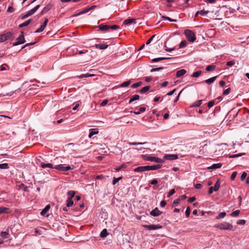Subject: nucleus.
<instances>
[{
  "mask_svg": "<svg viewBox=\"0 0 249 249\" xmlns=\"http://www.w3.org/2000/svg\"><path fill=\"white\" fill-rule=\"evenodd\" d=\"M122 179V177H119L118 178H116L115 177L113 178V180L112 181V184L113 185H115L116 183H117L120 180Z\"/></svg>",
  "mask_w": 249,
  "mask_h": 249,
  "instance_id": "47",
  "label": "nucleus"
},
{
  "mask_svg": "<svg viewBox=\"0 0 249 249\" xmlns=\"http://www.w3.org/2000/svg\"><path fill=\"white\" fill-rule=\"evenodd\" d=\"M89 137L91 138L93 135L98 134V131L95 129H90L89 130Z\"/></svg>",
  "mask_w": 249,
  "mask_h": 249,
  "instance_id": "24",
  "label": "nucleus"
},
{
  "mask_svg": "<svg viewBox=\"0 0 249 249\" xmlns=\"http://www.w3.org/2000/svg\"><path fill=\"white\" fill-rule=\"evenodd\" d=\"M73 201L71 198H68L67 200L66 206L68 207H70L72 206Z\"/></svg>",
  "mask_w": 249,
  "mask_h": 249,
  "instance_id": "29",
  "label": "nucleus"
},
{
  "mask_svg": "<svg viewBox=\"0 0 249 249\" xmlns=\"http://www.w3.org/2000/svg\"><path fill=\"white\" fill-rule=\"evenodd\" d=\"M201 73H202L201 71H197L196 72H194L192 74V77H195V78H197V77H198V76H199L200 75Z\"/></svg>",
  "mask_w": 249,
  "mask_h": 249,
  "instance_id": "34",
  "label": "nucleus"
},
{
  "mask_svg": "<svg viewBox=\"0 0 249 249\" xmlns=\"http://www.w3.org/2000/svg\"><path fill=\"white\" fill-rule=\"evenodd\" d=\"M48 22V19L45 18L43 24L40 26V27L39 29H38L37 30H36L35 31V33H38L42 32L44 30Z\"/></svg>",
  "mask_w": 249,
  "mask_h": 249,
  "instance_id": "10",
  "label": "nucleus"
},
{
  "mask_svg": "<svg viewBox=\"0 0 249 249\" xmlns=\"http://www.w3.org/2000/svg\"><path fill=\"white\" fill-rule=\"evenodd\" d=\"M126 167V165L125 164H122L121 166H119L115 168V170L117 171H119L121 170L122 168H125Z\"/></svg>",
  "mask_w": 249,
  "mask_h": 249,
  "instance_id": "56",
  "label": "nucleus"
},
{
  "mask_svg": "<svg viewBox=\"0 0 249 249\" xmlns=\"http://www.w3.org/2000/svg\"><path fill=\"white\" fill-rule=\"evenodd\" d=\"M67 195L68 196H69L68 198H71L72 199V198L75 195V192L74 191H69L67 193Z\"/></svg>",
  "mask_w": 249,
  "mask_h": 249,
  "instance_id": "38",
  "label": "nucleus"
},
{
  "mask_svg": "<svg viewBox=\"0 0 249 249\" xmlns=\"http://www.w3.org/2000/svg\"><path fill=\"white\" fill-rule=\"evenodd\" d=\"M40 7V5H37L36 7H35L32 9L30 10L28 13L30 15V16L33 15Z\"/></svg>",
  "mask_w": 249,
  "mask_h": 249,
  "instance_id": "25",
  "label": "nucleus"
},
{
  "mask_svg": "<svg viewBox=\"0 0 249 249\" xmlns=\"http://www.w3.org/2000/svg\"><path fill=\"white\" fill-rule=\"evenodd\" d=\"M150 87L149 86H147L143 88H142L140 91L139 92L141 93H144L147 92L149 89Z\"/></svg>",
  "mask_w": 249,
  "mask_h": 249,
  "instance_id": "30",
  "label": "nucleus"
},
{
  "mask_svg": "<svg viewBox=\"0 0 249 249\" xmlns=\"http://www.w3.org/2000/svg\"><path fill=\"white\" fill-rule=\"evenodd\" d=\"M130 83H131V81L130 80H128V81L123 82V83H122L120 85V86L121 88L126 87L130 85Z\"/></svg>",
  "mask_w": 249,
  "mask_h": 249,
  "instance_id": "36",
  "label": "nucleus"
},
{
  "mask_svg": "<svg viewBox=\"0 0 249 249\" xmlns=\"http://www.w3.org/2000/svg\"><path fill=\"white\" fill-rule=\"evenodd\" d=\"M156 35H153L152 36H151L148 39V40L146 41V45H148L152 41L153 38H154L155 37Z\"/></svg>",
  "mask_w": 249,
  "mask_h": 249,
  "instance_id": "52",
  "label": "nucleus"
},
{
  "mask_svg": "<svg viewBox=\"0 0 249 249\" xmlns=\"http://www.w3.org/2000/svg\"><path fill=\"white\" fill-rule=\"evenodd\" d=\"M190 209L189 207H188L185 211V214L187 217H189L190 214Z\"/></svg>",
  "mask_w": 249,
  "mask_h": 249,
  "instance_id": "57",
  "label": "nucleus"
},
{
  "mask_svg": "<svg viewBox=\"0 0 249 249\" xmlns=\"http://www.w3.org/2000/svg\"><path fill=\"white\" fill-rule=\"evenodd\" d=\"M164 69L163 67H159L157 68H153L151 70L150 72H153L157 71H159L160 70H163Z\"/></svg>",
  "mask_w": 249,
  "mask_h": 249,
  "instance_id": "49",
  "label": "nucleus"
},
{
  "mask_svg": "<svg viewBox=\"0 0 249 249\" xmlns=\"http://www.w3.org/2000/svg\"><path fill=\"white\" fill-rule=\"evenodd\" d=\"M214 228L219 229L221 230H229L231 231L232 230L233 226L231 224L225 222L219 224H216L214 226Z\"/></svg>",
  "mask_w": 249,
  "mask_h": 249,
  "instance_id": "1",
  "label": "nucleus"
},
{
  "mask_svg": "<svg viewBox=\"0 0 249 249\" xmlns=\"http://www.w3.org/2000/svg\"><path fill=\"white\" fill-rule=\"evenodd\" d=\"M140 98V96L139 95H137V94H136V95H134L132 98H131L129 101V103H131L132 102H133V101H136V100H139Z\"/></svg>",
  "mask_w": 249,
  "mask_h": 249,
  "instance_id": "32",
  "label": "nucleus"
},
{
  "mask_svg": "<svg viewBox=\"0 0 249 249\" xmlns=\"http://www.w3.org/2000/svg\"><path fill=\"white\" fill-rule=\"evenodd\" d=\"M52 7V5L51 4H48L42 10L41 14V15H44L48 12Z\"/></svg>",
  "mask_w": 249,
  "mask_h": 249,
  "instance_id": "14",
  "label": "nucleus"
},
{
  "mask_svg": "<svg viewBox=\"0 0 249 249\" xmlns=\"http://www.w3.org/2000/svg\"><path fill=\"white\" fill-rule=\"evenodd\" d=\"M18 188L19 189H23L24 191L27 192V187L23 183H21L18 185Z\"/></svg>",
  "mask_w": 249,
  "mask_h": 249,
  "instance_id": "39",
  "label": "nucleus"
},
{
  "mask_svg": "<svg viewBox=\"0 0 249 249\" xmlns=\"http://www.w3.org/2000/svg\"><path fill=\"white\" fill-rule=\"evenodd\" d=\"M143 157L144 160H146L155 161L157 163H162L163 162V160L162 159L156 157L150 156L149 155H143Z\"/></svg>",
  "mask_w": 249,
  "mask_h": 249,
  "instance_id": "3",
  "label": "nucleus"
},
{
  "mask_svg": "<svg viewBox=\"0 0 249 249\" xmlns=\"http://www.w3.org/2000/svg\"><path fill=\"white\" fill-rule=\"evenodd\" d=\"M236 175H237L236 172H233L232 174L231 175V179L232 180H234L235 179L236 176Z\"/></svg>",
  "mask_w": 249,
  "mask_h": 249,
  "instance_id": "62",
  "label": "nucleus"
},
{
  "mask_svg": "<svg viewBox=\"0 0 249 249\" xmlns=\"http://www.w3.org/2000/svg\"><path fill=\"white\" fill-rule=\"evenodd\" d=\"M175 193V189L171 190L168 194L167 197H169L170 196L173 195Z\"/></svg>",
  "mask_w": 249,
  "mask_h": 249,
  "instance_id": "60",
  "label": "nucleus"
},
{
  "mask_svg": "<svg viewBox=\"0 0 249 249\" xmlns=\"http://www.w3.org/2000/svg\"><path fill=\"white\" fill-rule=\"evenodd\" d=\"M202 185L200 183H197L195 185V187L196 189H199L202 187Z\"/></svg>",
  "mask_w": 249,
  "mask_h": 249,
  "instance_id": "64",
  "label": "nucleus"
},
{
  "mask_svg": "<svg viewBox=\"0 0 249 249\" xmlns=\"http://www.w3.org/2000/svg\"><path fill=\"white\" fill-rule=\"evenodd\" d=\"M231 90V88H229L223 91V95H228L230 93Z\"/></svg>",
  "mask_w": 249,
  "mask_h": 249,
  "instance_id": "50",
  "label": "nucleus"
},
{
  "mask_svg": "<svg viewBox=\"0 0 249 249\" xmlns=\"http://www.w3.org/2000/svg\"><path fill=\"white\" fill-rule=\"evenodd\" d=\"M164 158L167 160H173L178 159V156L176 154L165 155Z\"/></svg>",
  "mask_w": 249,
  "mask_h": 249,
  "instance_id": "9",
  "label": "nucleus"
},
{
  "mask_svg": "<svg viewBox=\"0 0 249 249\" xmlns=\"http://www.w3.org/2000/svg\"><path fill=\"white\" fill-rule=\"evenodd\" d=\"M10 213L9 208L4 207H0V214L2 213Z\"/></svg>",
  "mask_w": 249,
  "mask_h": 249,
  "instance_id": "20",
  "label": "nucleus"
},
{
  "mask_svg": "<svg viewBox=\"0 0 249 249\" xmlns=\"http://www.w3.org/2000/svg\"><path fill=\"white\" fill-rule=\"evenodd\" d=\"M217 77V76H215L211 77L210 78H209L207 80H205L204 81V82L208 85H210V84L213 83L216 80Z\"/></svg>",
  "mask_w": 249,
  "mask_h": 249,
  "instance_id": "19",
  "label": "nucleus"
},
{
  "mask_svg": "<svg viewBox=\"0 0 249 249\" xmlns=\"http://www.w3.org/2000/svg\"><path fill=\"white\" fill-rule=\"evenodd\" d=\"M187 45V42L186 40L182 41L179 44V48H182L186 47Z\"/></svg>",
  "mask_w": 249,
  "mask_h": 249,
  "instance_id": "44",
  "label": "nucleus"
},
{
  "mask_svg": "<svg viewBox=\"0 0 249 249\" xmlns=\"http://www.w3.org/2000/svg\"><path fill=\"white\" fill-rule=\"evenodd\" d=\"M226 215V213L225 212L220 213L216 217V219H219L224 218Z\"/></svg>",
  "mask_w": 249,
  "mask_h": 249,
  "instance_id": "37",
  "label": "nucleus"
},
{
  "mask_svg": "<svg viewBox=\"0 0 249 249\" xmlns=\"http://www.w3.org/2000/svg\"><path fill=\"white\" fill-rule=\"evenodd\" d=\"M146 143V142H130L128 143V144L131 145H142V144H145Z\"/></svg>",
  "mask_w": 249,
  "mask_h": 249,
  "instance_id": "46",
  "label": "nucleus"
},
{
  "mask_svg": "<svg viewBox=\"0 0 249 249\" xmlns=\"http://www.w3.org/2000/svg\"><path fill=\"white\" fill-rule=\"evenodd\" d=\"M144 228L148 230H155L162 228V226L159 224L158 225H145L143 226Z\"/></svg>",
  "mask_w": 249,
  "mask_h": 249,
  "instance_id": "7",
  "label": "nucleus"
},
{
  "mask_svg": "<svg viewBox=\"0 0 249 249\" xmlns=\"http://www.w3.org/2000/svg\"><path fill=\"white\" fill-rule=\"evenodd\" d=\"M215 66L214 65H208L206 68V70L207 71H213L215 69Z\"/></svg>",
  "mask_w": 249,
  "mask_h": 249,
  "instance_id": "31",
  "label": "nucleus"
},
{
  "mask_svg": "<svg viewBox=\"0 0 249 249\" xmlns=\"http://www.w3.org/2000/svg\"><path fill=\"white\" fill-rule=\"evenodd\" d=\"M202 100H199L196 101L194 104H193L192 107H199L201 104H202Z\"/></svg>",
  "mask_w": 249,
  "mask_h": 249,
  "instance_id": "35",
  "label": "nucleus"
},
{
  "mask_svg": "<svg viewBox=\"0 0 249 249\" xmlns=\"http://www.w3.org/2000/svg\"><path fill=\"white\" fill-rule=\"evenodd\" d=\"M209 12V11H205L204 10L199 11V15L201 16H205Z\"/></svg>",
  "mask_w": 249,
  "mask_h": 249,
  "instance_id": "48",
  "label": "nucleus"
},
{
  "mask_svg": "<svg viewBox=\"0 0 249 249\" xmlns=\"http://www.w3.org/2000/svg\"><path fill=\"white\" fill-rule=\"evenodd\" d=\"M108 235V232H107V229H104L101 232V233H100V236L102 237V238H105L107 236V235Z\"/></svg>",
  "mask_w": 249,
  "mask_h": 249,
  "instance_id": "28",
  "label": "nucleus"
},
{
  "mask_svg": "<svg viewBox=\"0 0 249 249\" xmlns=\"http://www.w3.org/2000/svg\"><path fill=\"white\" fill-rule=\"evenodd\" d=\"M240 211L239 210H236L231 213V216L232 217H236L239 215Z\"/></svg>",
  "mask_w": 249,
  "mask_h": 249,
  "instance_id": "41",
  "label": "nucleus"
},
{
  "mask_svg": "<svg viewBox=\"0 0 249 249\" xmlns=\"http://www.w3.org/2000/svg\"><path fill=\"white\" fill-rule=\"evenodd\" d=\"M169 59V58L164 57L155 58H154V59H153L152 60V62H159V61H161V60H166V59Z\"/></svg>",
  "mask_w": 249,
  "mask_h": 249,
  "instance_id": "27",
  "label": "nucleus"
},
{
  "mask_svg": "<svg viewBox=\"0 0 249 249\" xmlns=\"http://www.w3.org/2000/svg\"><path fill=\"white\" fill-rule=\"evenodd\" d=\"M162 167V165L159 164L155 165H147V171L149 170H155L159 169H160Z\"/></svg>",
  "mask_w": 249,
  "mask_h": 249,
  "instance_id": "12",
  "label": "nucleus"
},
{
  "mask_svg": "<svg viewBox=\"0 0 249 249\" xmlns=\"http://www.w3.org/2000/svg\"><path fill=\"white\" fill-rule=\"evenodd\" d=\"M8 235V232L7 231H2L0 233V236L2 237H6Z\"/></svg>",
  "mask_w": 249,
  "mask_h": 249,
  "instance_id": "61",
  "label": "nucleus"
},
{
  "mask_svg": "<svg viewBox=\"0 0 249 249\" xmlns=\"http://www.w3.org/2000/svg\"><path fill=\"white\" fill-rule=\"evenodd\" d=\"M41 167L43 168H54V166L53 164L52 163H44L43 162L41 163Z\"/></svg>",
  "mask_w": 249,
  "mask_h": 249,
  "instance_id": "21",
  "label": "nucleus"
},
{
  "mask_svg": "<svg viewBox=\"0 0 249 249\" xmlns=\"http://www.w3.org/2000/svg\"><path fill=\"white\" fill-rule=\"evenodd\" d=\"M162 213V212L160 211L158 208H155L150 212V214L153 216H158Z\"/></svg>",
  "mask_w": 249,
  "mask_h": 249,
  "instance_id": "11",
  "label": "nucleus"
},
{
  "mask_svg": "<svg viewBox=\"0 0 249 249\" xmlns=\"http://www.w3.org/2000/svg\"><path fill=\"white\" fill-rule=\"evenodd\" d=\"M220 186V183L218 182V181H217L214 184V186L213 187H211L209 189V194H211L213 193V191H217Z\"/></svg>",
  "mask_w": 249,
  "mask_h": 249,
  "instance_id": "8",
  "label": "nucleus"
},
{
  "mask_svg": "<svg viewBox=\"0 0 249 249\" xmlns=\"http://www.w3.org/2000/svg\"><path fill=\"white\" fill-rule=\"evenodd\" d=\"M120 27L119 26L116 25H113L111 26L109 25V29H112V30H117L119 29Z\"/></svg>",
  "mask_w": 249,
  "mask_h": 249,
  "instance_id": "51",
  "label": "nucleus"
},
{
  "mask_svg": "<svg viewBox=\"0 0 249 249\" xmlns=\"http://www.w3.org/2000/svg\"><path fill=\"white\" fill-rule=\"evenodd\" d=\"M134 171L137 172H142L147 171V165L144 166H139L134 169Z\"/></svg>",
  "mask_w": 249,
  "mask_h": 249,
  "instance_id": "13",
  "label": "nucleus"
},
{
  "mask_svg": "<svg viewBox=\"0 0 249 249\" xmlns=\"http://www.w3.org/2000/svg\"><path fill=\"white\" fill-rule=\"evenodd\" d=\"M187 71L185 69H181L176 72V77L177 78L180 77L186 74Z\"/></svg>",
  "mask_w": 249,
  "mask_h": 249,
  "instance_id": "15",
  "label": "nucleus"
},
{
  "mask_svg": "<svg viewBox=\"0 0 249 249\" xmlns=\"http://www.w3.org/2000/svg\"><path fill=\"white\" fill-rule=\"evenodd\" d=\"M235 64L234 60L230 61L227 62L226 65L228 66H232Z\"/></svg>",
  "mask_w": 249,
  "mask_h": 249,
  "instance_id": "59",
  "label": "nucleus"
},
{
  "mask_svg": "<svg viewBox=\"0 0 249 249\" xmlns=\"http://www.w3.org/2000/svg\"><path fill=\"white\" fill-rule=\"evenodd\" d=\"M24 33L23 32H21V35L17 38V41L13 43V46H15L18 45L19 44H23L25 42V40L24 39V36L23 35Z\"/></svg>",
  "mask_w": 249,
  "mask_h": 249,
  "instance_id": "6",
  "label": "nucleus"
},
{
  "mask_svg": "<svg viewBox=\"0 0 249 249\" xmlns=\"http://www.w3.org/2000/svg\"><path fill=\"white\" fill-rule=\"evenodd\" d=\"M180 201V198L175 199L173 201V205L176 206L179 203Z\"/></svg>",
  "mask_w": 249,
  "mask_h": 249,
  "instance_id": "58",
  "label": "nucleus"
},
{
  "mask_svg": "<svg viewBox=\"0 0 249 249\" xmlns=\"http://www.w3.org/2000/svg\"><path fill=\"white\" fill-rule=\"evenodd\" d=\"M95 46L97 49L104 50L107 49L108 47V45L106 44H96Z\"/></svg>",
  "mask_w": 249,
  "mask_h": 249,
  "instance_id": "16",
  "label": "nucleus"
},
{
  "mask_svg": "<svg viewBox=\"0 0 249 249\" xmlns=\"http://www.w3.org/2000/svg\"><path fill=\"white\" fill-rule=\"evenodd\" d=\"M31 19L27 20L25 21V22H24L23 23L19 24V27L22 28L23 27L27 26L31 23Z\"/></svg>",
  "mask_w": 249,
  "mask_h": 249,
  "instance_id": "26",
  "label": "nucleus"
},
{
  "mask_svg": "<svg viewBox=\"0 0 249 249\" xmlns=\"http://www.w3.org/2000/svg\"><path fill=\"white\" fill-rule=\"evenodd\" d=\"M9 168L8 164L7 163H2L0 164V169H6Z\"/></svg>",
  "mask_w": 249,
  "mask_h": 249,
  "instance_id": "45",
  "label": "nucleus"
},
{
  "mask_svg": "<svg viewBox=\"0 0 249 249\" xmlns=\"http://www.w3.org/2000/svg\"><path fill=\"white\" fill-rule=\"evenodd\" d=\"M94 7H95V6H92L90 7V8L85 9L83 10H82V11H81L79 13H78V14L74 15L73 16H79V15L85 14L86 13H87L90 10H91V9H92Z\"/></svg>",
  "mask_w": 249,
  "mask_h": 249,
  "instance_id": "17",
  "label": "nucleus"
},
{
  "mask_svg": "<svg viewBox=\"0 0 249 249\" xmlns=\"http://www.w3.org/2000/svg\"><path fill=\"white\" fill-rule=\"evenodd\" d=\"M245 220L243 219L239 220L237 221V224L238 225H244L245 224Z\"/></svg>",
  "mask_w": 249,
  "mask_h": 249,
  "instance_id": "53",
  "label": "nucleus"
},
{
  "mask_svg": "<svg viewBox=\"0 0 249 249\" xmlns=\"http://www.w3.org/2000/svg\"><path fill=\"white\" fill-rule=\"evenodd\" d=\"M168 84V82L167 81H164L163 83H162L161 85H160V87L161 88H163V87H166Z\"/></svg>",
  "mask_w": 249,
  "mask_h": 249,
  "instance_id": "63",
  "label": "nucleus"
},
{
  "mask_svg": "<svg viewBox=\"0 0 249 249\" xmlns=\"http://www.w3.org/2000/svg\"><path fill=\"white\" fill-rule=\"evenodd\" d=\"M142 84V82H138L136 83L133 84L131 85V88L133 89H135L140 86Z\"/></svg>",
  "mask_w": 249,
  "mask_h": 249,
  "instance_id": "40",
  "label": "nucleus"
},
{
  "mask_svg": "<svg viewBox=\"0 0 249 249\" xmlns=\"http://www.w3.org/2000/svg\"><path fill=\"white\" fill-rule=\"evenodd\" d=\"M244 155H245V153H241V154H238L231 155L229 156V158H235L239 157L242 156Z\"/></svg>",
  "mask_w": 249,
  "mask_h": 249,
  "instance_id": "43",
  "label": "nucleus"
},
{
  "mask_svg": "<svg viewBox=\"0 0 249 249\" xmlns=\"http://www.w3.org/2000/svg\"><path fill=\"white\" fill-rule=\"evenodd\" d=\"M185 35L188 40L191 42H194L196 39V36L195 33L190 30H186L184 32Z\"/></svg>",
  "mask_w": 249,
  "mask_h": 249,
  "instance_id": "2",
  "label": "nucleus"
},
{
  "mask_svg": "<svg viewBox=\"0 0 249 249\" xmlns=\"http://www.w3.org/2000/svg\"><path fill=\"white\" fill-rule=\"evenodd\" d=\"M13 34L10 32H8L4 34L0 35V43L3 42L11 37H12Z\"/></svg>",
  "mask_w": 249,
  "mask_h": 249,
  "instance_id": "4",
  "label": "nucleus"
},
{
  "mask_svg": "<svg viewBox=\"0 0 249 249\" xmlns=\"http://www.w3.org/2000/svg\"><path fill=\"white\" fill-rule=\"evenodd\" d=\"M214 105V101L212 100V101H210V102L208 103V105H207V106H208V107L209 108H211V107H213Z\"/></svg>",
  "mask_w": 249,
  "mask_h": 249,
  "instance_id": "55",
  "label": "nucleus"
},
{
  "mask_svg": "<svg viewBox=\"0 0 249 249\" xmlns=\"http://www.w3.org/2000/svg\"><path fill=\"white\" fill-rule=\"evenodd\" d=\"M54 169L61 171H67L71 169H73V168H71V166L70 165L64 166L63 164H60L55 165L54 167Z\"/></svg>",
  "mask_w": 249,
  "mask_h": 249,
  "instance_id": "5",
  "label": "nucleus"
},
{
  "mask_svg": "<svg viewBox=\"0 0 249 249\" xmlns=\"http://www.w3.org/2000/svg\"><path fill=\"white\" fill-rule=\"evenodd\" d=\"M134 21V19L133 18L127 19L124 21L123 24L125 25H129L132 22H133Z\"/></svg>",
  "mask_w": 249,
  "mask_h": 249,
  "instance_id": "33",
  "label": "nucleus"
},
{
  "mask_svg": "<svg viewBox=\"0 0 249 249\" xmlns=\"http://www.w3.org/2000/svg\"><path fill=\"white\" fill-rule=\"evenodd\" d=\"M247 174L246 172H244L242 175H241V180H244L247 177Z\"/></svg>",
  "mask_w": 249,
  "mask_h": 249,
  "instance_id": "54",
  "label": "nucleus"
},
{
  "mask_svg": "<svg viewBox=\"0 0 249 249\" xmlns=\"http://www.w3.org/2000/svg\"><path fill=\"white\" fill-rule=\"evenodd\" d=\"M161 18L163 19H167L168 20H169V21L170 22H177V20L176 19H171V18H169V17H165L164 16H161Z\"/></svg>",
  "mask_w": 249,
  "mask_h": 249,
  "instance_id": "42",
  "label": "nucleus"
},
{
  "mask_svg": "<svg viewBox=\"0 0 249 249\" xmlns=\"http://www.w3.org/2000/svg\"><path fill=\"white\" fill-rule=\"evenodd\" d=\"M222 164L220 163L213 164L211 166L208 167V169H218L221 167Z\"/></svg>",
  "mask_w": 249,
  "mask_h": 249,
  "instance_id": "23",
  "label": "nucleus"
},
{
  "mask_svg": "<svg viewBox=\"0 0 249 249\" xmlns=\"http://www.w3.org/2000/svg\"><path fill=\"white\" fill-rule=\"evenodd\" d=\"M50 209V206L49 205H47V206H46V207L41 212V215L42 216H44L46 214V213L48 212Z\"/></svg>",
  "mask_w": 249,
  "mask_h": 249,
  "instance_id": "22",
  "label": "nucleus"
},
{
  "mask_svg": "<svg viewBox=\"0 0 249 249\" xmlns=\"http://www.w3.org/2000/svg\"><path fill=\"white\" fill-rule=\"evenodd\" d=\"M98 27L101 31H106L109 30V25H108L101 24L98 26Z\"/></svg>",
  "mask_w": 249,
  "mask_h": 249,
  "instance_id": "18",
  "label": "nucleus"
}]
</instances>
